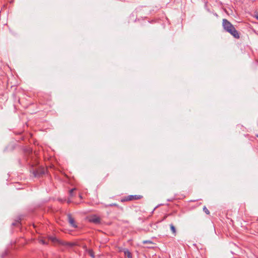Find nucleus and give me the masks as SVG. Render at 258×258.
<instances>
[{
    "instance_id": "nucleus-17",
    "label": "nucleus",
    "mask_w": 258,
    "mask_h": 258,
    "mask_svg": "<svg viewBox=\"0 0 258 258\" xmlns=\"http://www.w3.org/2000/svg\"><path fill=\"white\" fill-rule=\"evenodd\" d=\"M19 163L20 165H21L22 164L21 160H19Z\"/></svg>"
},
{
    "instance_id": "nucleus-8",
    "label": "nucleus",
    "mask_w": 258,
    "mask_h": 258,
    "mask_svg": "<svg viewBox=\"0 0 258 258\" xmlns=\"http://www.w3.org/2000/svg\"><path fill=\"white\" fill-rule=\"evenodd\" d=\"M170 229H171L172 233L173 234H174V235H175L176 231V228H175V226L172 224H171L170 225Z\"/></svg>"
},
{
    "instance_id": "nucleus-18",
    "label": "nucleus",
    "mask_w": 258,
    "mask_h": 258,
    "mask_svg": "<svg viewBox=\"0 0 258 258\" xmlns=\"http://www.w3.org/2000/svg\"><path fill=\"white\" fill-rule=\"evenodd\" d=\"M108 175H109V174H108V173H107V174H106V177L108 176Z\"/></svg>"
},
{
    "instance_id": "nucleus-3",
    "label": "nucleus",
    "mask_w": 258,
    "mask_h": 258,
    "mask_svg": "<svg viewBox=\"0 0 258 258\" xmlns=\"http://www.w3.org/2000/svg\"><path fill=\"white\" fill-rule=\"evenodd\" d=\"M48 239L51 240L52 242L57 243L59 245L67 246V247H73L76 245L75 243L67 242L64 241H62L56 238L55 237L49 236Z\"/></svg>"
},
{
    "instance_id": "nucleus-16",
    "label": "nucleus",
    "mask_w": 258,
    "mask_h": 258,
    "mask_svg": "<svg viewBox=\"0 0 258 258\" xmlns=\"http://www.w3.org/2000/svg\"><path fill=\"white\" fill-rule=\"evenodd\" d=\"M72 202L71 200L70 199H68V201H67V203L68 204H70Z\"/></svg>"
},
{
    "instance_id": "nucleus-12",
    "label": "nucleus",
    "mask_w": 258,
    "mask_h": 258,
    "mask_svg": "<svg viewBox=\"0 0 258 258\" xmlns=\"http://www.w3.org/2000/svg\"><path fill=\"white\" fill-rule=\"evenodd\" d=\"M203 211H204V212L207 214V215H209L210 214V211H209V210L206 208V206H204V208H203Z\"/></svg>"
},
{
    "instance_id": "nucleus-15",
    "label": "nucleus",
    "mask_w": 258,
    "mask_h": 258,
    "mask_svg": "<svg viewBox=\"0 0 258 258\" xmlns=\"http://www.w3.org/2000/svg\"><path fill=\"white\" fill-rule=\"evenodd\" d=\"M143 243H152V242L150 240H145L143 241Z\"/></svg>"
},
{
    "instance_id": "nucleus-13",
    "label": "nucleus",
    "mask_w": 258,
    "mask_h": 258,
    "mask_svg": "<svg viewBox=\"0 0 258 258\" xmlns=\"http://www.w3.org/2000/svg\"><path fill=\"white\" fill-rule=\"evenodd\" d=\"M106 207H117V208H119V206L115 203L110 204L108 206H106Z\"/></svg>"
},
{
    "instance_id": "nucleus-20",
    "label": "nucleus",
    "mask_w": 258,
    "mask_h": 258,
    "mask_svg": "<svg viewBox=\"0 0 258 258\" xmlns=\"http://www.w3.org/2000/svg\"><path fill=\"white\" fill-rule=\"evenodd\" d=\"M256 136L258 138V134H256Z\"/></svg>"
},
{
    "instance_id": "nucleus-21",
    "label": "nucleus",
    "mask_w": 258,
    "mask_h": 258,
    "mask_svg": "<svg viewBox=\"0 0 258 258\" xmlns=\"http://www.w3.org/2000/svg\"><path fill=\"white\" fill-rule=\"evenodd\" d=\"M80 198H82L81 195H80Z\"/></svg>"
},
{
    "instance_id": "nucleus-14",
    "label": "nucleus",
    "mask_w": 258,
    "mask_h": 258,
    "mask_svg": "<svg viewBox=\"0 0 258 258\" xmlns=\"http://www.w3.org/2000/svg\"><path fill=\"white\" fill-rule=\"evenodd\" d=\"M89 254L91 256L94 257V254H93V252L92 250H90L89 251Z\"/></svg>"
},
{
    "instance_id": "nucleus-19",
    "label": "nucleus",
    "mask_w": 258,
    "mask_h": 258,
    "mask_svg": "<svg viewBox=\"0 0 258 258\" xmlns=\"http://www.w3.org/2000/svg\"><path fill=\"white\" fill-rule=\"evenodd\" d=\"M256 18L258 20V15L256 16Z\"/></svg>"
},
{
    "instance_id": "nucleus-9",
    "label": "nucleus",
    "mask_w": 258,
    "mask_h": 258,
    "mask_svg": "<svg viewBox=\"0 0 258 258\" xmlns=\"http://www.w3.org/2000/svg\"><path fill=\"white\" fill-rule=\"evenodd\" d=\"M124 254L127 256V258H132V254L128 250L124 251Z\"/></svg>"
},
{
    "instance_id": "nucleus-10",
    "label": "nucleus",
    "mask_w": 258,
    "mask_h": 258,
    "mask_svg": "<svg viewBox=\"0 0 258 258\" xmlns=\"http://www.w3.org/2000/svg\"><path fill=\"white\" fill-rule=\"evenodd\" d=\"M76 190V188H74L69 190V194H70V197H72L74 196V191H75Z\"/></svg>"
},
{
    "instance_id": "nucleus-7",
    "label": "nucleus",
    "mask_w": 258,
    "mask_h": 258,
    "mask_svg": "<svg viewBox=\"0 0 258 258\" xmlns=\"http://www.w3.org/2000/svg\"><path fill=\"white\" fill-rule=\"evenodd\" d=\"M68 220L69 224L74 228H77V225L76 224L74 218L73 217L71 214L69 213L67 214Z\"/></svg>"
},
{
    "instance_id": "nucleus-2",
    "label": "nucleus",
    "mask_w": 258,
    "mask_h": 258,
    "mask_svg": "<svg viewBox=\"0 0 258 258\" xmlns=\"http://www.w3.org/2000/svg\"><path fill=\"white\" fill-rule=\"evenodd\" d=\"M222 26L224 30L229 33L234 38L236 39H239L240 38L239 33L236 30L234 26L227 19H223Z\"/></svg>"
},
{
    "instance_id": "nucleus-6",
    "label": "nucleus",
    "mask_w": 258,
    "mask_h": 258,
    "mask_svg": "<svg viewBox=\"0 0 258 258\" xmlns=\"http://www.w3.org/2000/svg\"><path fill=\"white\" fill-rule=\"evenodd\" d=\"M25 216L23 215L18 216L16 219L12 223V225L13 226L20 227L22 223L21 221L24 219Z\"/></svg>"
},
{
    "instance_id": "nucleus-5",
    "label": "nucleus",
    "mask_w": 258,
    "mask_h": 258,
    "mask_svg": "<svg viewBox=\"0 0 258 258\" xmlns=\"http://www.w3.org/2000/svg\"><path fill=\"white\" fill-rule=\"evenodd\" d=\"M89 222L94 223L95 224H100L101 223V218L96 215H92L88 217Z\"/></svg>"
},
{
    "instance_id": "nucleus-11",
    "label": "nucleus",
    "mask_w": 258,
    "mask_h": 258,
    "mask_svg": "<svg viewBox=\"0 0 258 258\" xmlns=\"http://www.w3.org/2000/svg\"><path fill=\"white\" fill-rule=\"evenodd\" d=\"M39 242L42 243V244H44V245L48 244V241H46L45 240H44L43 239H40L39 240Z\"/></svg>"
},
{
    "instance_id": "nucleus-1",
    "label": "nucleus",
    "mask_w": 258,
    "mask_h": 258,
    "mask_svg": "<svg viewBox=\"0 0 258 258\" xmlns=\"http://www.w3.org/2000/svg\"><path fill=\"white\" fill-rule=\"evenodd\" d=\"M24 159L26 163L29 166L30 171L36 178L42 177L47 172V169L39 165L37 158L33 153L30 147L24 149Z\"/></svg>"
},
{
    "instance_id": "nucleus-4",
    "label": "nucleus",
    "mask_w": 258,
    "mask_h": 258,
    "mask_svg": "<svg viewBox=\"0 0 258 258\" xmlns=\"http://www.w3.org/2000/svg\"><path fill=\"white\" fill-rule=\"evenodd\" d=\"M143 198V196L141 195H129L122 198L120 201L121 202H125L135 200H139Z\"/></svg>"
}]
</instances>
